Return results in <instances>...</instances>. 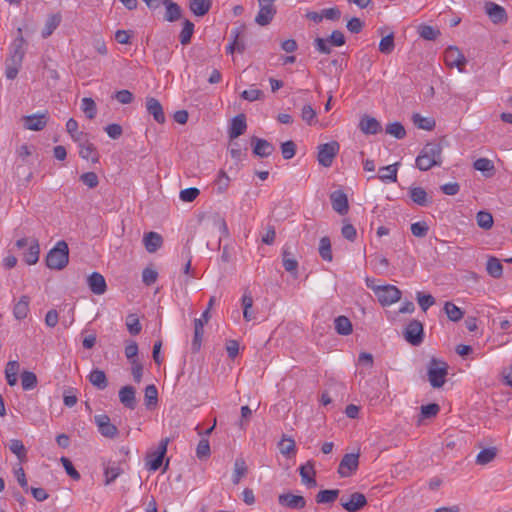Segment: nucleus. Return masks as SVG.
I'll return each mask as SVG.
<instances>
[{"mask_svg":"<svg viewBox=\"0 0 512 512\" xmlns=\"http://www.w3.org/2000/svg\"><path fill=\"white\" fill-rule=\"evenodd\" d=\"M442 146L437 142L427 143L416 158V166L421 171H427L442 163Z\"/></svg>","mask_w":512,"mask_h":512,"instance_id":"nucleus-1","label":"nucleus"},{"mask_svg":"<svg viewBox=\"0 0 512 512\" xmlns=\"http://www.w3.org/2000/svg\"><path fill=\"white\" fill-rule=\"evenodd\" d=\"M69 262V248L65 241H59L46 256V264L50 269L62 270Z\"/></svg>","mask_w":512,"mask_h":512,"instance_id":"nucleus-2","label":"nucleus"},{"mask_svg":"<svg viewBox=\"0 0 512 512\" xmlns=\"http://www.w3.org/2000/svg\"><path fill=\"white\" fill-rule=\"evenodd\" d=\"M448 366L445 362L432 359L428 367V379L433 388H440L445 383Z\"/></svg>","mask_w":512,"mask_h":512,"instance_id":"nucleus-3","label":"nucleus"},{"mask_svg":"<svg viewBox=\"0 0 512 512\" xmlns=\"http://www.w3.org/2000/svg\"><path fill=\"white\" fill-rule=\"evenodd\" d=\"M402 292L394 285L377 286L376 296L382 306H390L401 299Z\"/></svg>","mask_w":512,"mask_h":512,"instance_id":"nucleus-4","label":"nucleus"},{"mask_svg":"<svg viewBox=\"0 0 512 512\" xmlns=\"http://www.w3.org/2000/svg\"><path fill=\"white\" fill-rule=\"evenodd\" d=\"M340 145L337 141H331L329 143L321 144L318 147L317 160L320 165L324 167H330L333 163L334 158L338 154Z\"/></svg>","mask_w":512,"mask_h":512,"instance_id":"nucleus-5","label":"nucleus"},{"mask_svg":"<svg viewBox=\"0 0 512 512\" xmlns=\"http://www.w3.org/2000/svg\"><path fill=\"white\" fill-rule=\"evenodd\" d=\"M444 62L447 67H456L459 72H463L467 60L458 47L449 46L444 52Z\"/></svg>","mask_w":512,"mask_h":512,"instance_id":"nucleus-6","label":"nucleus"},{"mask_svg":"<svg viewBox=\"0 0 512 512\" xmlns=\"http://www.w3.org/2000/svg\"><path fill=\"white\" fill-rule=\"evenodd\" d=\"M276 0H258L259 12L255 17V22L260 26L268 25L276 14V6L274 2Z\"/></svg>","mask_w":512,"mask_h":512,"instance_id":"nucleus-7","label":"nucleus"},{"mask_svg":"<svg viewBox=\"0 0 512 512\" xmlns=\"http://www.w3.org/2000/svg\"><path fill=\"white\" fill-rule=\"evenodd\" d=\"M24 58V50L21 47V44H18L15 48L13 53L11 54L10 58L6 61V77L10 80H13L16 78L19 69L22 65V61Z\"/></svg>","mask_w":512,"mask_h":512,"instance_id":"nucleus-8","label":"nucleus"},{"mask_svg":"<svg viewBox=\"0 0 512 512\" xmlns=\"http://www.w3.org/2000/svg\"><path fill=\"white\" fill-rule=\"evenodd\" d=\"M423 324L418 320H412L404 330V338L411 345L418 346L423 342Z\"/></svg>","mask_w":512,"mask_h":512,"instance_id":"nucleus-9","label":"nucleus"},{"mask_svg":"<svg viewBox=\"0 0 512 512\" xmlns=\"http://www.w3.org/2000/svg\"><path fill=\"white\" fill-rule=\"evenodd\" d=\"M48 120L49 113L47 111L22 117L23 127L30 131L43 130L46 127Z\"/></svg>","mask_w":512,"mask_h":512,"instance_id":"nucleus-10","label":"nucleus"},{"mask_svg":"<svg viewBox=\"0 0 512 512\" xmlns=\"http://www.w3.org/2000/svg\"><path fill=\"white\" fill-rule=\"evenodd\" d=\"M168 442H169L168 438L161 440L157 450L152 452L151 454L147 455L146 467L150 471H156L162 465L164 455L167 452Z\"/></svg>","mask_w":512,"mask_h":512,"instance_id":"nucleus-11","label":"nucleus"},{"mask_svg":"<svg viewBox=\"0 0 512 512\" xmlns=\"http://www.w3.org/2000/svg\"><path fill=\"white\" fill-rule=\"evenodd\" d=\"M359 466V454H345L338 466V474L341 477H349L354 474Z\"/></svg>","mask_w":512,"mask_h":512,"instance_id":"nucleus-12","label":"nucleus"},{"mask_svg":"<svg viewBox=\"0 0 512 512\" xmlns=\"http://www.w3.org/2000/svg\"><path fill=\"white\" fill-rule=\"evenodd\" d=\"M94 421L102 436L113 439L118 435L117 427L111 423L110 418L106 414L96 415Z\"/></svg>","mask_w":512,"mask_h":512,"instance_id":"nucleus-13","label":"nucleus"},{"mask_svg":"<svg viewBox=\"0 0 512 512\" xmlns=\"http://www.w3.org/2000/svg\"><path fill=\"white\" fill-rule=\"evenodd\" d=\"M484 9L494 24H503L507 22L508 16L504 7L489 1L485 3Z\"/></svg>","mask_w":512,"mask_h":512,"instance_id":"nucleus-14","label":"nucleus"},{"mask_svg":"<svg viewBox=\"0 0 512 512\" xmlns=\"http://www.w3.org/2000/svg\"><path fill=\"white\" fill-rule=\"evenodd\" d=\"M367 504V499L364 494L354 492L350 497L345 500L341 499V506L348 512H357Z\"/></svg>","mask_w":512,"mask_h":512,"instance_id":"nucleus-15","label":"nucleus"},{"mask_svg":"<svg viewBox=\"0 0 512 512\" xmlns=\"http://www.w3.org/2000/svg\"><path fill=\"white\" fill-rule=\"evenodd\" d=\"M278 502L281 506L290 509H302L306 505V500L303 496L294 495L291 493L281 494L278 497Z\"/></svg>","mask_w":512,"mask_h":512,"instance_id":"nucleus-16","label":"nucleus"},{"mask_svg":"<svg viewBox=\"0 0 512 512\" xmlns=\"http://www.w3.org/2000/svg\"><path fill=\"white\" fill-rule=\"evenodd\" d=\"M146 109L150 115L153 116L154 120L159 123L163 124L166 121L165 114L163 111V107L161 103L154 97H147L146 98Z\"/></svg>","mask_w":512,"mask_h":512,"instance_id":"nucleus-17","label":"nucleus"},{"mask_svg":"<svg viewBox=\"0 0 512 512\" xmlns=\"http://www.w3.org/2000/svg\"><path fill=\"white\" fill-rule=\"evenodd\" d=\"M359 128L364 134L367 135H375L382 130L380 122L376 118L370 117L368 115H365L361 118Z\"/></svg>","mask_w":512,"mask_h":512,"instance_id":"nucleus-18","label":"nucleus"},{"mask_svg":"<svg viewBox=\"0 0 512 512\" xmlns=\"http://www.w3.org/2000/svg\"><path fill=\"white\" fill-rule=\"evenodd\" d=\"M252 143L254 144L253 153L261 158L270 156L275 150L274 146L265 139L253 137Z\"/></svg>","mask_w":512,"mask_h":512,"instance_id":"nucleus-19","label":"nucleus"},{"mask_svg":"<svg viewBox=\"0 0 512 512\" xmlns=\"http://www.w3.org/2000/svg\"><path fill=\"white\" fill-rule=\"evenodd\" d=\"M87 284L90 290L96 295L104 294L107 288L105 278L98 272H93L87 278Z\"/></svg>","mask_w":512,"mask_h":512,"instance_id":"nucleus-20","label":"nucleus"},{"mask_svg":"<svg viewBox=\"0 0 512 512\" xmlns=\"http://www.w3.org/2000/svg\"><path fill=\"white\" fill-rule=\"evenodd\" d=\"M331 203L333 209L341 214L344 215L347 213L349 205H348V199L345 193L342 191H334L331 196Z\"/></svg>","mask_w":512,"mask_h":512,"instance_id":"nucleus-21","label":"nucleus"},{"mask_svg":"<svg viewBox=\"0 0 512 512\" xmlns=\"http://www.w3.org/2000/svg\"><path fill=\"white\" fill-rule=\"evenodd\" d=\"M79 155L82 159L91 161L92 163L99 162V153L97 151V148L93 143H91L89 141L80 143Z\"/></svg>","mask_w":512,"mask_h":512,"instance_id":"nucleus-22","label":"nucleus"},{"mask_svg":"<svg viewBox=\"0 0 512 512\" xmlns=\"http://www.w3.org/2000/svg\"><path fill=\"white\" fill-rule=\"evenodd\" d=\"M299 472L302 479V483H304L308 487H315L317 485V482L315 480L316 472L314 469V464L311 461H308L306 464L300 466Z\"/></svg>","mask_w":512,"mask_h":512,"instance_id":"nucleus-23","label":"nucleus"},{"mask_svg":"<svg viewBox=\"0 0 512 512\" xmlns=\"http://www.w3.org/2000/svg\"><path fill=\"white\" fill-rule=\"evenodd\" d=\"M247 128L246 118L244 114H239L232 119L229 128V137L235 139L242 135Z\"/></svg>","mask_w":512,"mask_h":512,"instance_id":"nucleus-24","label":"nucleus"},{"mask_svg":"<svg viewBox=\"0 0 512 512\" xmlns=\"http://www.w3.org/2000/svg\"><path fill=\"white\" fill-rule=\"evenodd\" d=\"M135 389L132 386H124L119 391L120 402L133 410L136 407Z\"/></svg>","mask_w":512,"mask_h":512,"instance_id":"nucleus-25","label":"nucleus"},{"mask_svg":"<svg viewBox=\"0 0 512 512\" xmlns=\"http://www.w3.org/2000/svg\"><path fill=\"white\" fill-rule=\"evenodd\" d=\"M144 246L149 253L156 252L163 243L162 236L157 232H149L144 236Z\"/></svg>","mask_w":512,"mask_h":512,"instance_id":"nucleus-26","label":"nucleus"},{"mask_svg":"<svg viewBox=\"0 0 512 512\" xmlns=\"http://www.w3.org/2000/svg\"><path fill=\"white\" fill-rule=\"evenodd\" d=\"M30 298L27 295L20 297L13 308V315L17 320L25 319L29 313Z\"/></svg>","mask_w":512,"mask_h":512,"instance_id":"nucleus-27","label":"nucleus"},{"mask_svg":"<svg viewBox=\"0 0 512 512\" xmlns=\"http://www.w3.org/2000/svg\"><path fill=\"white\" fill-rule=\"evenodd\" d=\"M124 472L123 466L121 463L117 462H109L105 467V483L108 485L115 481V479Z\"/></svg>","mask_w":512,"mask_h":512,"instance_id":"nucleus-28","label":"nucleus"},{"mask_svg":"<svg viewBox=\"0 0 512 512\" xmlns=\"http://www.w3.org/2000/svg\"><path fill=\"white\" fill-rule=\"evenodd\" d=\"M40 247L37 239L30 240L29 248L27 252L24 253L23 258L24 261L28 265H34L39 260Z\"/></svg>","mask_w":512,"mask_h":512,"instance_id":"nucleus-29","label":"nucleus"},{"mask_svg":"<svg viewBox=\"0 0 512 512\" xmlns=\"http://www.w3.org/2000/svg\"><path fill=\"white\" fill-rule=\"evenodd\" d=\"M162 3L166 7L165 20L174 22L181 17V8L177 3L171 0H163Z\"/></svg>","mask_w":512,"mask_h":512,"instance_id":"nucleus-30","label":"nucleus"},{"mask_svg":"<svg viewBox=\"0 0 512 512\" xmlns=\"http://www.w3.org/2000/svg\"><path fill=\"white\" fill-rule=\"evenodd\" d=\"M340 494L338 489L321 490L316 495V502L318 504H331L336 501Z\"/></svg>","mask_w":512,"mask_h":512,"instance_id":"nucleus-31","label":"nucleus"},{"mask_svg":"<svg viewBox=\"0 0 512 512\" xmlns=\"http://www.w3.org/2000/svg\"><path fill=\"white\" fill-rule=\"evenodd\" d=\"M398 163L381 167L379 169L378 178L383 182H396Z\"/></svg>","mask_w":512,"mask_h":512,"instance_id":"nucleus-32","label":"nucleus"},{"mask_svg":"<svg viewBox=\"0 0 512 512\" xmlns=\"http://www.w3.org/2000/svg\"><path fill=\"white\" fill-rule=\"evenodd\" d=\"M89 381L98 389H105L108 385L104 371L95 369L89 374Z\"/></svg>","mask_w":512,"mask_h":512,"instance_id":"nucleus-33","label":"nucleus"},{"mask_svg":"<svg viewBox=\"0 0 512 512\" xmlns=\"http://www.w3.org/2000/svg\"><path fill=\"white\" fill-rule=\"evenodd\" d=\"M61 22V15L59 13L50 15L46 22L45 26L42 30V36L43 38L49 37L54 30L59 26Z\"/></svg>","mask_w":512,"mask_h":512,"instance_id":"nucleus-34","label":"nucleus"},{"mask_svg":"<svg viewBox=\"0 0 512 512\" xmlns=\"http://www.w3.org/2000/svg\"><path fill=\"white\" fill-rule=\"evenodd\" d=\"M487 273L493 278H500L503 274V266L499 259L490 257L486 264Z\"/></svg>","mask_w":512,"mask_h":512,"instance_id":"nucleus-35","label":"nucleus"},{"mask_svg":"<svg viewBox=\"0 0 512 512\" xmlns=\"http://www.w3.org/2000/svg\"><path fill=\"white\" fill-rule=\"evenodd\" d=\"M497 452L496 447H489L481 450L476 457V463L478 465H486L492 462L496 458Z\"/></svg>","mask_w":512,"mask_h":512,"instance_id":"nucleus-36","label":"nucleus"},{"mask_svg":"<svg viewBox=\"0 0 512 512\" xmlns=\"http://www.w3.org/2000/svg\"><path fill=\"white\" fill-rule=\"evenodd\" d=\"M334 323L338 334L346 336L352 333V323L346 316H338Z\"/></svg>","mask_w":512,"mask_h":512,"instance_id":"nucleus-37","label":"nucleus"},{"mask_svg":"<svg viewBox=\"0 0 512 512\" xmlns=\"http://www.w3.org/2000/svg\"><path fill=\"white\" fill-rule=\"evenodd\" d=\"M247 465L243 458H237L234 463V472L232 476V481L234 484H238L242 477H244L247 473Z\"/></svg>","mask_w":512,"mask_h":512,"instance_id":"nucleus-38","label":"nucleus"},{"mask_svg":"<svg viewBox=\"0 0 512 512\" xmlns=\"http://www.w3.org/2000/svg\"><path fill=\"white\" fill-rule=\"evenodd\" d=\"M210 7V0H192L190 3V9L196 16H204Z\"/></svg>","mask_w":512,"mask_h":512,"instance_id":"nucleus-39","label":"nucleus"},{"mask_svg":"<svg viewBox=\"0 0 512 512\" xmlns=\"http://www.w3.org/2000/svg\"><path fill=\"white\" fill-rule=\"evenodd\" d=\"M19 371V363L17 361H9L6 365L5 376L7 383L14 386L17 383V373Z\"/></svg>","mask_w":512,"mask_h":512,"instance_id":"nucleus-40","label":"nucleus"},{"mask_svg":"<svg viewBox=\"0 0 512 512\" xmlns=\"http://www.w3.org/2000/svg\"><path fill=\"white\" fill-rule=\"evenodd\" d=\"M81 110L89 119H94L97 114V106L92 98L84 97L81 100Z\"/></svg>","mask_w":512,"mask_h":512,"instance_id":"nucleus-41","label":"nucleus"},{"mask_svg":"<svg viewBox=\"0 0 512 512\" xmlns=\"http://www.w3.org/2000/svg\"><path fill=\"white\" fill-rule=\"evenodd\" d=\"M410 198L419 206H426L428 204L427 193L421 187H413L409 191Z\"/></svg>","mask_w":512,"mask_h":512,"instance_id":"nucleus-42","label":"nucleus"},{"mask_svg":"<svg viewBox=\"0 0 512 512\" xmlns=\"http://www.w3.org/2000/svg\"><path fill=\"white\" fill-rule=\"evenodd\" d=\"M474 168L483 173H487V176H491L494 173L495 167L493 162L488 158H479L474 164Z\"/></svg>","mask_w":512,"mask_h":512,"instance_id":"nucleus-43","label":"nucleus"},{"mask_svg":"<svg viewBox=\"0 0 512 512\" xmlns=\"http://www.w3.org/2000/svg\"><path fill=\"white\" fill-rule=\"evenodd\" d=\"M239 34L240 33L237 29L231 31L233 41L227 46V53L233 54L236 51L242 53L245 50V44L242 41H239Z\"/></svg>","mask_w":512,"mask_h":512,"instance_id":"nucleus-44","label":"nucleus"},{"mask_svg":"<svg viewBox=\"0 0 512 512\" xmlns=\"http://www.w3.org/2000/svg\"><path fill=\"white\" fill-rule=\"evenodd\" d=\"M10 451L17 456V458L23 462L26 460V448L24 447L21 440L12 439L9 442Z\"/></svg>","mask_w":512,"mask_h":512,"instance_id":"nucleus-45","label":"nucleus"},{"mask_svg":"<svg viewBox=\"0 0 512 512\" xmlns=\"http://www.w3.org/2000/svg\"><path fill=\"white\" fill-rule=\"evenodd\" d=\"M385 131L396 139H403L406 136V130L400 122L387 124Z\"/></svg>","mask_w":512,"mask_h":512,"instance_id":"nucleus-46","label":"nucleus"},{"mask_svg":"<svg viewBox=\"0 0 512 512\" xmlns=\"http://www.w3.org/2000/svg\"><path fill=\"white\" fill-rule=\"evenodd\" d=\"M319 254L323 260L332 261L331 241L328 237H322L319 242Z\"/></svg>","mask_w":512,"mask_h":512,"instance_id":"nucleus-47","label":"nucleus"},{"mask_svg":"<svg viewBox=\"0 0 512 512\" xmlns=\"http://www.w3.org/2000/svg\"><path fill=\"white\" fill-rule=\"evenodd\" d=\"M444 311L447 314V317L453 322H457V321L461 320L463 317L462 310L459 307H457L455 304H453L452 302L445 303Z\"/></svg>","mask_w":512,"mask_h":512,"instance_id":"nucleus-48","label":"nucleus"},{"mask_svg":"<svg viewBox=\"0 0 512 512\" xmlns=\"http://www.w3.org/2000/svg\"><path fill=\"white\" fill-rule=\"evenodd\" d=\"M193 32L194 24L189 20H185L183 23V28L180 33V42L182 45H187L190 43Z\"/></svg>","mask_w":512,"mask_h":512,"instance_id":"nucleus-49","label":"nucleus"},{"mask_svg":"<svg viewBox=\"0 0 512 512\" xmlns=\"http://www.w3.org/2000/svg\"><path fill=\"white\" fill-rule=\"evenodd\" d=\"M418 32L421 38L429 41L435 40L440 35V31L430 25H420Z\"/></svg>","mask_w":512,"mask_h":512,"instance_id":"nucleus-50","label":"nucleus"},{"mask_svg":"<svg viewBox=\"0 0 512 512\" xmlns=\"http://www.w3.org/2000/svg\"><path fill=\"white\" fill-rule=\"evenodd\" d=\"M158 391L155 385H148L145 388L144 401L145 405L150 408L157 404Z\"/></svg>","mask_w":512,"mask_h":512,"instance_id":"nucleus-51","label":"nucleus"},{"mask_svg":"<svg viewBox=\"0 0 512 512\" xmlns=\"http://www.w3.org/2000/svg\"><path fill=\"white\" fill-rule=\"evenodd\" d=\"M477 224L480 228L489 230L493 226V216L486 211H479L476 216Z\"/></svg>","mask_w":512,"mask_h":512,"instance_id":"nucleus-52","label":"nucleus"},{"mask_svg":"<svg viewBox=\"0 0 512 512\" xmlns=\"http://www.w3.org/2000/svg\"><path fill=\"white\" fill-rule=\"evenodd\" d=\"M21 385L24 390H31L37 385V377L33 372L24 371L21 374Z\"/></svg>","mask_w":512,"mask_h":512,"instance_id":"nucleus-53","label":"nucleus"},{"mask_svg":"<svg viewBox=\"0 0 512 512\" xmlns=\"http://www.w3.org/2000/svg\"><path fill=\"white\" fill-rule=\"evenodd\" d=\"M413 123L420 129L430 131L435 127V121L432 118L422 117L420 114L413 115Z\"/></svg>","mask_w":512,"mask_h":512,"instance_id":"nucleus-54","label":"nucleus"},{"mask_svg":"<svg viewBox=\"0 0 512 512\" xmlns=\"http://www.w3.org/2000/svg\"><path fill=\"white\" fill-rule=\"evenodd\" d=\"M416 299L420 308L426 312L431 306L435 304V298L431 294H424L422 292L416 293Z\"/></svg>","mask_w":512,"mask_h":512,"instance_id":"nucleus-55","label":"nucleus"},{"mask_svg":"<svg viewBox=\"0 0 512 512\" xmlns=\"http://www.w3.org/2000/svg\"><path fill=\"white\" fill-rule=\"evenodd\" d=\"M394 35L391 33L380 40L379 51L383 54H390L394 50Z\"/></svg>","mask_w":512,"mask_h":512,"instance_id":"nucleus-56","label":"nucleus"},{"mask_svg":"<svg viewBox=\"0 0 512 512\" xmlns=\"http://www.w3.org/2000/svg\"><path fill=\"white\" fill-rule=\"evenodd\" d=\"M278 448L284 456H290L295 452V442L291 438H282L278 443Z\"/></svg>","mask_w":512,"mask_h":512,"instance_id":"nucleus-57","label":"nucleus"},{"mask_svg":"<svg viewBox=\"0 0 512 512\" xmlns=\"http://www.w3.org/2000/svg\"><path fill=\"white\" fill-rule=\"evenodd\" d=\"M301 118L308 125H314L317 122L316 112L310 105L303 106L301 110Z\"/></svg>","mask_w":512,"mask_h":512,"instance_id":"nucleus-58","label":"nucleus"},{"mask_svg":"<svg viewBox=\"0 0 512 512\" xmlns=\"http://www.w3.org/2000/svg\"><path fill=\"white\" fill-rule=\"evenodd\" d=\"M429 231V226L425 221H418L411 225V233L415 237H425Z\"/></svg>","mask_w":512,"mask_h":512,"instance_id":"nucleus-59","label":"nucleus"},{"mask_svg":"<svg viewBox=\"0 0 512 512\" xmlns=\"http://www.w3.org/2000/svg\"><path fill=\"white\" fill-rule=\"evenodd\" d=\"M200 194L198 188L190 187L180 191L179 197L183 202H193Z\"/></svg>","mask_w":512,"mask_h":512,"instance_id":"nucleus-60","label":"nucleus"},{"mask_svg":"<svg viewBox=\"0 0 512 512\" xmlns=\"http://www.w3.org/2000/svg\"><path fill=\"white\" fill-rule=\"evenodd\" d=\"M229 184H230V178L226 174V172L223 170L219 171L218 177L216 179V185H217L218 192L223 193L224 191H226L227 188L229 187Z\"/></svg>","mask_w":512,"mask_h":512,"instance_id":"nucleus-61","label":"nucleus"},{"mask_svg":"<svg viewBox=\"0 0 512 512\" xmlns=\"http://www.w3.org/2000/svg\"><path fill=\"white\" fill-rule=\"evenodd\" d=\"M157 278H158V272L151 267H146L142 272V281L147 286L154 284L156 282Z\"/></svg>","mask_w":512,"mask_h":512,"instance_id":"nucleus-62","label":"nucleus"},{"mask_svg":"<svg viewBox=\"0 0 512 512\" xmlns=\"http://www.w3.org/2000/svg\"><path fill=\"white\" fill-rule=\"evenodd\" d=\"M66 473L73 479V480H79L80 479V473L74 468L72 462L66 458L61 457L60 459Z\"/></svg>","mask_w":512,"mask_h":512,"instance_id":"nucleus-63","label":"nucleus"},{"mask_svg":"<svg viewBox=\"0 0 512 512\" xmlns=\"http://www.w3.org/2000/svg\"><path fill=\"white\" fill-rule=\"evenodd\" d=\"M281 152L284 159H291L295 156L296 145L293 141L289 140L281 145Z\"/></svg>","mask_w":512,"mask_h":512,"instance_id":"nucleus-64","label":"nucleus"}]
</instances>
